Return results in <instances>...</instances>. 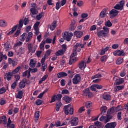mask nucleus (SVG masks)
I'll return each instance as SVG.
<instances>
[{
	"mask_svg": "<svg viewBox=\"0 0 128 128\" xmlns=\"http://www.w3.org/2000/svg\"><path fill=\"white\" fill-rule=\"evenodd\" d=\"M110 120H112V116L110 115V114H108V113L106 116H102L100 118V122H102L104 124L110 122Z\"/></svg>",
	"mask_w": 128,
	"mask_h": 128,
	"instance_id": "f257e3e1",
	"label": "nucleus"
},
{
	"mask_svg": "<svg viewBox=\"0 0 128 128\" xmlns=\"http://www.w3.org/2000/svg\"><path fill=\"white\" fill-rule=\"evenodd\" d=\"M62 98V94H58L57 95H54L52 96L51 100L50 101V104L52 102H54L56 100L58 102H60V100Z\"/></svg>",
	"mask_w": 128,
	"mask_h": 128,
	"instance_id": "f03ea898",
	"label": "nucleus"
},
{
	"mask_svg": "<svg viewBox=\"0 0 128 128\" xmlns=\"http://www.w3.org/2000/svg\"><path fill=\"white\" fill-rule=\"evenodd\" d=\"M113 80L115 82L114 84H116V86H120V84H122L124 82V78H119L118 76H114L113 78Z\"/></svg>",
	"mask_w": 128,
	"mask_h": 128,
	"instance_id": "7ed1b4c3",
	"label": "nucleus"
},
{
	"mask_svg": "<svg viewBox=\"0 0 128 128\" xmlns=\"http://www.w3.org/2000/svg\"><path fill=\"white\" fill-rule=\"evenodd\" d=\"M80 74H76L72 80L74 84H78L80 82Z\"/></svg>",
	"mask_w": 128,
	"mask_h": 128,
	"instance_id": "20e7f679",
	"label": "nucleus"
},
{
	"mask_svg": "<svg viewBox=\"0 0 128 128\" xmlns=\"http://www.w3.org/2000/svg\"><path fill=\"white\" fill-rule=\"evenodd\" d=\"M29 84L28 82V80H26V78H23L18 84V88H19L22 89L24 88H26V84Z\"/></svg>",
	"mask_w": 128,
	"mask_h": 128,
	"instance_id": "39448f33",
	"label": "nucleus"
},
{
	"mask_svg": "<svg viewBox=\"0 0 128 128\" xmlns=\"http://www.w3.org/2000/svg\"><path fill=\"white\" fill-rule=\"evenodd\" d=\"M83 92L84 94L86 95V96H88L89 98H92V96H94L93 93L90 92V88H85L83 90Z\"/></svg>",
	"mask_w": 128,
	"mask_h": 128,
	"instance_id": "423d86ee",
	"label": "nucleus"
},
{
	"mask_svg": "<svg viewBox=\"0 0 128 128\" xmlns=\"http://www.w3.org/2000/svg\"><path fill=\"white\" fill-rule=\"evenodd\" d=\"M125 54L124 50H117L113 52L114 56H124Z\"/></svg>",
	"mask_w": 128,
	"mask_h": 128,
	"instance_id": "0eeeda50",
	"label": "nucleus"
},
{
	"mask_svg": "<svg viewBox=\"0 0 128 128\" xmlns=\"http://www.w3.org/2000/svg\"><path fill=\"white\" fill-rule=\"evenodd\" d=\"M70 122V124L72 126H76L78 124V117H75L70 121L69 123Z\"/></svg>",
	"mask_w": 128,
	"mask_h": 128,
	"instance_id": "6e6552de",
	"label": "nucleus"
},
{
	"mask_svg": "<svg viewBox=\"0 0 128 128\" xmlns=\"http://www.w3.org/2000/svg\"><path fill=\"white\" fill-rule=\"evenodd\" d=\"M116 122H108L106 124L104 128H116Z\"/></svg>",
	"mask_w": 128,
	"mask_h": 128,
	"instance_id": "1a4fd4ad",
	"label": "nucleus"
},
{
	"mask_svg": "<svg viewBox=\"0 0 128 128\" xmlns=\"http://www.w3.org/2000/svg\"><path fill=\"white\" fill-rule=\"evenodd\" d=\"M73 34L72 32L70 33H64V36L63 38H66V40L67 42H70V40H72V36Z\"/></svg>",
	"mask_w": 128,
	"mask_h": 128,
	"instance_id": "9d476101",
	"label": "nucleus"
},
{
	"mask_svg": "<svg viewBox=\"0 0 128 128\" xmlns=\"http://www.w3.org/2000/svg\"><path fill=\"white\" fill-rule=\"evenodd\" d=\"M118 12H120V11L115 9H112L110 12V14H112L111 18H114L118 14Z\"/></svg>",
	"mask_w": 128,
	"mask_h": 128,
	"instance_id": "9b49d317",
	"label": "nucleus"
},
{
	"mask_svg": "<svg viewBox=\"0 0 128 128\" xmlns=\"http://www.w3.org/2000/svg\"><path fill=\"white\" fill-rule=\"evenodd\" d=\"M14 76V74L12 73V72H9L8 73H4V76H6L7 80L9 81L12 80V76Z\"/></svg>",
	"mask_w": 128,
	"mask_h": 128,
	"instance_id": "f8f14e48",
	"label": "nucleus"
},
{
	"mask_svg": "<svg viewBox=\"0 0 128 128\" xmlns=\"http://www.w3.org/2000/svg\"><path fill=\"white\" fill-rule=\"evenodd\" d=\"M62 100L66 102V104H70L72 102V98L68 96H65L62 97Z\"/></svg>",
	"mask_w": 128,
	"mask_h": 128,
	"instance_id": "ddd939ff",
	"label": "nucleus"
},
{
	"mask_svg": "<svg viewBox=\"0 0 128 128\" xmlns=\"http://www.w3.org/2000/svg\"><path fill=\"white\" fill-rule=\"evenodd\" d=\"M106 110H108V107L106 106H102L100 108L101 112L100 113V114H106Z\"/></svg>",
	"mask_w": 128,
	"mask_h": 128,
	"instance_id": "4468645a",
	"label": "nucleus"
},
{
	"mask_svg": "<svg viewBox=\"0 0 128 128\" xmlns=\"http://www.w3.org/2000/svg\"><path fill=\"white\" fill-rule=\"evenodd\" d=\"M86 68V63L84 61H82L79 63V68L80 70H84Z\"/></svg>",
	"mask_w": 128,
	"mask_h": 128,
	"instance_id": "2eb2a0df",
	"label": "nucleus"
},
{
	"mask_svg": "<svg viewBox=\"0 0 128 128\" xmlns=\"http://www.w3.org/2000/svg\"><path fill=\"white\" fill-rule=\"evenodd\" d=\"M106 12H108V8H104L100 13V18H104V16H106Z\"/></svg>",
	"mask_w": 128,
	"mask_h": 128,
	"instance_id": "dca6fc26",
	"label": "nucleus"
},
{
	"mask_svg": "<svg viewBox=\"0 0 128 128\" xmlns=\"http://www.w3.org/2000/svg\"><path fill=\"white\" fill-rule=\"evenodd\" d=\"M74 34L76 36V38H80L84 36V32L76 30Z\"/></svg>",
	"mask_w": 128,
	"mask_h": 128,
	"instance_id": "f3484780",
	"label": "nucleus"
},
{
	"mask_svg": "<svg viewBox=\"0 0 128 128\" xmlns=\"http://www.w3.org/2000/svg\"><path fill=\"white\" fill-rule=\"evenodd\" d=\"M24 96V92L22 90H19L17 95L16 96V98H19L22 100V96Z\"/></svg>",
	"mask_w": 128,
	"mask_h": 128,
	"instance_id": "a211bd4d",
	"label": "nucleus"
},
{
	"mask_svg": "<svg viewBox=\"0 0 128 128\" xmlns=\"http://www.w3.org/2000/svg\"><path fill=\"white\" fill-rule=\"evenodd\" d=\"M70 106H71L70 104H68V105L64 106V112L65 114H66V116L68 114V110L70 108Z\"/></svg>",
	"mask_w": 128,
	"mask_h": 128,
	"instance_id": "6ab92c4d",
	"label": "nucleus"
},
{
	"mask_svg": "<svg viewBox=\"0 0 128 128\" xmlns=\"http://www.w3.org/2000/svg\"><path fill=\"white\" fill-rule=\"evenodd\" d=\"M18 24H16L14 26L12 30L9 32L8 33H7V36H10V34H12L16 30V29L18 28Z\"/></svg>",
	"mask_w": 128,
	"mask_h": 128,
	"instance_id": "aec40b11",
	"label": "nucleus"
},
{
	"mask_svg": "<svg viewBox=\"0 0 128 128\" xmlns=\"http://www.w3.org/2000/svg\"><path fill=\"white\" fill-rule=\"evenodd\" d=\"M57 26L56 21L54 20L51 26H50V28L51 30H54V29L56 28Z\"/></svg>",
	"mask_w": 128,
	"mask_h": 128,
	"instance_id": "412c9836",
	"label": "nucleus"
},
{
	"mask_svg": "<svg viewBox=\"0 0 128 128\" xmlns=\"http://www.w3.org/2000/svg\"><path fill=\"white\" fill-rule=\"evenodd\" d=\"M102 98L105 100H112V96L109 94H104L102 96Z\"/></svg>",
	"mask_w": 128,
	"mask_h": 128,
	"instance_id": "4be33fe9",
	"label": "nucleus"
},
{
	"mask_svg": "<svg viewBox=\"0 0 128 128\" xmlns=\"http://www.w3.org/2000/svg\"><path fill=\"white\" fill-rule=\"evenodd\" d=\"M68 74L66 72H60L57 74V76L58 78H64V76H66Z\"/></svg>",
	"mask_w": 128,
	"mask_h": 128,
	"instance_id": "5701e85b",
	"label": "nucleus"
},
{
	"mask_svg": "<svg viewBox=\"0 0 128 128\" xmlns=\"http://www.w3.org/2000/svg\"><path fill=\"white\" fill-rule=\"evenodd\" d=\"M0 120H1L2 121L3 124H4V126L6 124V122H8V119H6V116H1L0 117Z\"/></svg>",
	"mask_w": 128,
	"mask_h": 128,
	"instance_id": "b1692460",
	"label": "nucleus"
},
{
	"mask_svg": "<svg viewBox=\"0 0 128 128\" xmlns=\"http://www.w3.org/2000/svg\"><path fill=\"white\" fill-rule=\"evenodd\" d=\"M2 60H8V56L6 54H3L2 52H0V62H2Z\"/></svg>",
	"mask_w": 128,
	"mask_h": 128,
	"instance_id": "393cba45",
	"label": "nucleus"
},
{
	"mask_svg": "<svg viewBox=\"0 0 128 128\" xmlns=\"http://www.w3.org/2000/svg\"><path fill=\"white\" fill-rule=\"evenodd\" d=\"M24 26V20L20 19L19 20L18 24V30H22Z\"/></svg>",
	"mask_w": 128,
	"mask_h": 128,
	"instance_id": "a878e982",
	"label": "nucleus"
},
{
	"mask_svg": "<svg viewBox=\"0 0 128 128\" xmlns=\"http://www.w3.org/2000/svg\"><path fill=\"white\" fill-rule=\"evenodd\" d=\"M94 124L96 126H97L98 128H104V124L98 121L94 122Z\"/></svg>",
	"mask_w": 128,
	"mask_h": 128,
	"instance_id": "bb28decb",
	"label": "nucleus"
},
{
	"mask_svg": "<svg viewBox=\"0 0 128 128\" xmlns=\"http://www.w3.org/2000/svg\"><path fill=\"white\" fill-rule=\"evenodd\" d=\"M30 12L32 16H34V14H38V12L36 11V8L34 7H32L30 9Z\"/></svg>",
	"mask_w": 128,
	"mask_h": 128,
	"instance_id": "cd10ccee",
	"label": "nucleus"
},
{
	"mask_svg": "<svg viewBox=\"0 0 128 128\" xmlns=\"http://www.w3.org/2000/svg\"><path fill=\"white\" fill-rule=\"evenodd\" d=\"M64 54V50H60L55 53V54L58 56H63Z\"/></svg>",
	"mask_w": 128,
	"mask_h": 128,
	"instance_id": "c85d7f7f",
	"label": "nucleus"
},
{
	"mask_svg": "<svg viewBox=\"0 0 128 128\" xmlns=\"http://www.w3.org/2000/svg\"><path fill=\"white\" fill-rule=\"evenodd\" d=\"M62 102H60V101H58L56 103V110L57 112H58V110H60V106H62Z\"/></svg>",
	"mask_w": 128,
	"mask_h": 128,
	"instance_id": "c756f323",
	"label": "nucleus"
},
{
	"mask_svg": "<svg viewBox=\"0 0 128 128\" xmlns=\"http://www.w3.org/2000/svg\"><path fill=\"white\" fill-rule=\"evenodd\" d=\"M76 60H78V58H74V57H72L70 56V60H69V64L72 65V64H74V62H76Z\"/></svg>",
	"mask_w": 128,
	"mask_h": 128,
	"instance_id": "7c9ffc66",
	"label": "nucleus"
},
{
	"mask_svg": "<svg viewBox=\"0 0 128 128\" xmlns=\"http://www.w3.org/2000/svg\"><path fill=\"white\" fill-rule=\"evenodd\" d=\"M106 34V33L104 31V30H100L99 32H98L97 35L98 36V38H102V36H105Z\"/></svg>",
	"mask_w": 128,
	"mask_h": 128,
	"instance_id": "2f4dec72",
	"label": "nucleus"
},
{
	"mask_svg": "<svg viewBox=\"0 0 128 128\" xmlns=\"http://www.w3.org/2000/svg\"><path fill=\"white\" fill-rule=\"evenodd\" d=\"M26 33L24 32L23 34L20 36V40L21 42H24V40H26Z\"/></svg>",
	"mask_w": 128,
	"mask_h": 128,
	"instance_id": "473e14b6",
	"label": "nucleus"
},
{
	"mask_svg": "<svg viewBox=\"0 0 128 128\" xmlns=\"http://www.w3.org/2000/svg\"><path fill=\"white\" fill-rule=\"evenodd\" d=\"M48 89L46 88L45 90L42 93H40L38 96V98H42L44 96V94H46V92H48Z\"/></svg>",
	"mask_w": 128,
	"mask_h": 128,
	"instance_id": "72a5a7b5",
	"label": "nucleus"
},
{
	"mask_svg": "<svg viewBox=\"0 0 128 128\" xmlns=\"http://www.w3.org/2000/svg\"><path fill=\"white\" fill-rule=\"evenodd\" d=\"M114 110H116L114 106H112L111 108H110L107 111L108 114H114Z\"/></svg>",
	"mask_w": 128,
	"mask_h": 128,
	"instance_id": "f704fd0d",
	"label": "nucleus"
},
{
	"mask_svg": "<svg viewBox=\"0 0 128 128\" xmlns=\"http://www.w3.org/2000/svg\"><path fill=\"white\" fill-rule=\"evenodd\" d=\"M20 68H21L20 66H18L12 72H11L13 74H17V72H20Z\"/></svg>",
	"mask_w": 128,
	"mask_h": 128,
	"instance_id": "c9c22d12",
	"label": "nucleus"
},
{
	"mask_svg": "<svg viewBox=\"0 0 128 128\" xmlns=\"http://www.w3.org/2000/svg\"><path fill=\"white\" fill-rule=\"evenodd\" d=\"M7 24L6 22L4 20H0V26L4 28V26H6Z\"/></svg>",
	"mask_w": 128,
	"mask_h": 128,
	"instance_id": "e433bc0d",
	"label": "nucleus"
},
{
	"mask_svg": "<svg viewBox=\"0 0 128 128\" xmlns=\"http://www.w3.org/2000/svg\"><path fill=\"white\" fill-rule=\"evenodd\" d=\"M8 90V86H7L6 89L4 87H2L0 88V94H2L6 92V90Z\"/></svg>",
	"mask_w": 128,
	"mask_h": 128,
	"instance_id": "4c0bfd02",
	"label": "nucleus"
},
{
	"mask_svg": "<svg viewBox=\"0 0 128 128\" xmlns=\"http://www.w3.org/2000/svg\"><path fill=\"white\" fill-rule=\"evenodd\" d=\"M122 62H124V58H119L116 60V64H121Z\"/></svg>",
	"mask_w": 128,
	"mask_h": 128,
	"instance_id": "58836bf2",
	"label": "nucleus"
},
{
	"mask_svg": "<svg viewBox=\"0 0 128 128\" xmlns=\"http://www.w3.org/2000/svg\"><path fill=\"white\" fill-rule=\"evenodd\" d=\"M44 12H42L41 13L39 14H38L36 16V18L37 20H40V18L44 16Z\"/></svg>",
	"mask_w": 128,
	"mask_h": 128,
	"instance_id": "ea45409f",
	"label": "nucleus"
},
{
	"mask_svg": "<svg viewBox=\"0 0 128 128\" xmlns=\"http://www.w3.org/2000/svg\"><path fill=\"white\" fill-rule=\"evenodd\" d=\"M30 68H34L36 66V63L34 59L30 60Z\"/></svg>",
	"mask_w": 128,
	"mask_h": 128,
	"instance_id": "a19ab883",
	"label": "nucleus"
},
{
	"mask_svg": "<svg viewBox=\"0 0 128 128\" xmlns=\"http://www.w3.org/2000/svg\"><path fill=\"white\" fill-rule=\"evenodd\" d=\"M114 8L115 10H124V8L122 7L118 4L115 5Z\"/></svg>",
	"mask_w": 128,
	"mask_h": 128,
	"instance_id": "79ce46f5",
	"label": "nucleus"
},
{
	"mask_svg": "<svg viewBox=\"0 0 128 128\" xmlns=\"http://www.w3.org/2000/svg\"><path fill=\"white\" fill-rule=\"evenodd\" d=\"M106 60H108V56L106 55L102 56L100 58V61L102 62H106Z\"/></svg>",
	"mask_w": 128,
	"mask_h": 128,
	"instance_id": "37998d69",
	"label": "nucleus"
},
{
	"mask_svg": "<svg viewBox=\"0 0 128 128\" xmlns=\"http://www.w3.org/2000/svg\"><path fill=\"white\" fill-rule=\"evenodd\" d=\"M46 44V41L43 40L40 44V50H44V45Z\"/></svg>",
	"mask_w": 128,
	"mask_h": 128,
	"instance_id": "c03bdc74",
	"label": "nucleus"
},
{
	"mask_svg": "<svg viewBox=\"0 0 128 128\" xmlns=\"http://www.w3.org/2000/svg\"><path fill=\"white\" fill-rule=\"evenodd\" d=\"M44 104V101L42 100H40V99H38L36 102V106H40Z\"/></svg>",
	"mask_w": 128,
	"mask_h": 128,
	"instance_id": "a18cd8bd",
	"label": "nucleus"
},
{
	"mask_svg": "<svg viewBox=\"0 0 128 128\" xmlns=\"http://www.w3.org/2000/svg\"><path fill=\"white\" fill-rule=\"evenodd\" d=\"M102 74H95L94 76H92V80H94V78H102Z\"/></svg>",
	"mask_w": 128,
	"mask_h": 128,
	"instance_id": "49530a36",
	"label": "nucleus"
},
{
	"mask_svg": "<svg viewBox=\"0 0 128 128\" xmlns=\"http://www.w3.org/2000/svg\"><path fill=\"white\" fill-rule=\"evenodd\" d=\"M39 118H40V112L37 111L35 112V114H34V120H38Z\"/></svg>",
	"mask_w": 128,
	"mask_h": 128,
	"instance_id": "de8ad7c7",
	"label": "nucleus"
},
{
	"mask_svg": "<svg viewBox=\"0 0 128 128\" xmlns=\"http://www.w3.org/2000/svg\"><path fill=\"white\" fill-rule=\"evenodd\" d=\"M90 90H92V92H96V84H92L90 86Z\"/></svg>",
	"mask_w": 128,
	"mask_h": 128,
	"instance_id": "09e8293b",
	"label": "nucleus"
},
{
	"mask_svg": "<svg viewBox=\"0 0 128 128\" xmlns=\"http://www.w3.org/2000/svg\"><path fill=\"white\" fill-rule=\"evenodd\" d=\"M52 50L50 49H49L48 50H47L46 51V52L44 54V56H46V58H48V56H49L50 55V54H52Z\"/></svg>",
	"mask_w": 128,
	"mask_h": 128,
	"instance_id": "8fccbe9b",
	"label": "nucleus"
},
{
	"mask_svg": "<svg viewBox=\"0 0 128 128\" xmlns=\"http://www.w3.org/2000/svg\"><path fill=\"white\" fill-rule=\"evenodd\" d=\"M106 26H108V28H110L112 26V24L110 22V20H108L105 24Z\"/></svg>",
	"mask_w": 128,
	"mask_h": 128,
	"instance_id": "3c124183",
	"label": "nucleus"
},
{
	"mask_svg": "<svg viewBox=\"0 0 128 128\" xmlns=\"http://www.w3.org/2000/svg\"><path fill=\"white\" fill-rule=\"evenodd\" d=\"M40 22H36L34 24V30H36L38 28V26H40Z\"/></svg>",
	"mask_w": 128,
	"mask_h": 128,
	"instance_id": "603ef678",
	"label": "nucleus"
},
{
	"mask_svg": "<svg viewBox=\"0 0 128 128\" xmlns=\"http://www.w3.org/2000/svg\"><path fill=\"white\" fill-rule=\"evenodd\" d=\"M76 56H78V52H76V50H74V49L73 50V52L72 53L71 55H70V56L72 58H76V57H74Z\"/></svg>",
	"mask_w": 128,
	"mask_h": 128,
	"instance_id": "864d4df0",
	"label": "nucleus"
},
{
	"mask_svg": "<svg viewBox=\"0 0 128 128\" xmlns=\"http://www.w3.org/2000/svg\"><path fill=\"white\" fill-rule=\"evenodd\" d=\"M60 6H60V2L58 1L56 3V10H58L60 8Z\"/></svg>",
	"mask_w": 128,
	"mask_h": 128,
	"instance_id": "5fc2aeb1",
	"label": "nucleus"
},
{
	"mask_svg": "<svg viewBox=\"0 0 128 128\" xmlns=\"http://www.w3.org/2000/svg\"><path fill=\"white\" fill-rule=\"evenodd\" d=\"M42 72H44L46 70V68H48V64L46 63H44L42 64Z\"/></svg>",
	"mask_w": 128,
	"mask_h": 128,
	"instance_id": "6e6d98bb",
	"label": "nucleus"
},
{
	"mask_svg": "<svg viewBox=\"0 0 128 128\" xmlns=\"http://www.w3.org/2000/svg\"><path fill=\"white\" fill-rule=\"evenodd\" d=\"M20 34V30L18 29L13 36V38H16Z\"/></svg>",
	"mask_w": 128,
	"mask_h": 128,
	"instance_id": "4d7b16f0",
	"label": "nucleus"
},
{
	"mask_svg": "<svg viewBox=\"0 0 128 128\" xmlns=\"http://www.w3.org/2000/svg\"><path fill=\"white\" fill-rule=\"evenodd\" d=\"M70 94V92L66 89H64L62 90V94Z\"/></svg>",
	"mask_w": 128,
	"mask_h": 128,
	"instance_id": "13d9d810",
	"label": "nucleus"
},
{
	"mask_svg": "<svg viewBox=\"0 0 128 128\" xmlns=\"http://www.w3.org/2000/svg\"><path fill=\"white\" fill-rule=\"evenodd\" d=\"M72 116L74 114V108L70 107V109L68 110V114Z\"/></svg>",
	"mask_w": 128,
	"mask_h": 128,
	"instance_id": "bf43d9fd",
	"label": "nucleus"
},
{
	"mask_svg": "<svg viewBox=\"0 0 128 128\" xmlns=\"http://www.w3.org/2000/svg\"><path fill=\"white\" fill-rule=\"evenodd\" d=\"M22 44V42L19 41L16 42V44H14V48H16V46H20Z\"/></svg>",
	"mask_w": 128,
	"mask_h": 128,
	"instance_id": "052dcab7",
	"label": "nucleus"
},
{
	"mask_svg": "<svg viewBox=\"0 0 128 128\" xmlns=\"http://www.w3.org/2000/svg\"><path fill=\"white\" fill-rule=\"evenodd\" d=\"M18 85V82L16 81H14L13 84L11 85L12 88L14 89L16 88V86Z\"/></svg>",
	"mask_w": 128,
	"mask_h": 128,
	"instance_id": "680f3d73",
	"label": "nucleus"
},
{
	"mask_svg": "<svg viewBox=\"0 0 128 128\" xmlns=\"http://www.w3.org/2000/svg\"><path fill=\"white\" fill-rule=\"evenodd\" d=\"M103 30L104 32H106V34H108L110 32V28H108L106 26H104L103 27Z\"/></svg>",
	"mask_w": 128,
	"mask_h": 128,
	"instance_id": "e2e57ef3",
	"label": "nucleus"
},
{
	"mask_svg": "<svg viewBox=\"0 0 128 128\" xmlns=\"http://www.w3.org/2000/svg\"><path fill=\"white\" fill-rule=\"evenodd\" d=\"M116 91L118 92V90H122V88H124V86H116L115 88Z\"/></svg>",
	"mask_w": 128,
	"mask_h": 128,
	"instance_id": "0e129e2a",
	"label": "nucleus"
},
{
	"mask_svg": "<svg viewBox=\"0 0 128 128\" xmlns=\"http://www.w3.org/2000/svg\"><path fill=\"white\" fill-rule=\"evenodd\" d=\"M122 110V106L120 105H118L115 108V110L116 112H119V110Z\"/></svg>",
	"mask_w": 128,
	"mask_h": 128,
	"instance_id": "69168bd1",
	"label": "nucleus"
},
{
	"mask_svg": "<svg viewBox=\"0 0 128 128\" xmlns=\"http://www.w3.org/2000/svg\"><path fill=\"white\" fill-rule=\"evenodd\" d=\"M77 6H84V2L82 0H78L77 2Z\"/></svg>",
	"mask_w": 128,
	"mask_h": 128,
	"instance_id": "338daca9",
	"label": "nucleus"
},
{
	"mask_svg": "<svg viewBox=\"0 0 128 128\" xmlns=\"http://www.w3.org/2000/svg\"><path fill=\"white\" fill-rule=\"evenodd\" d=\"M28 70H30L31 72H38V68H29Z\"/></svg>",
	"mask_w": 128,
	"mask_h": 128,
	"instance_id": "774afa93",
	"label": "nucleus"
}]
</instances>
